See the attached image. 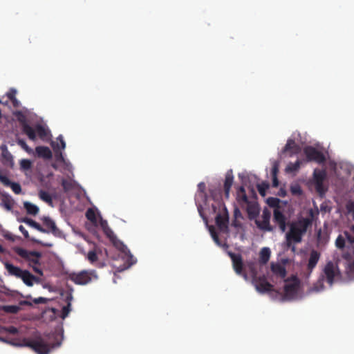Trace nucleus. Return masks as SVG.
Listing matches in <instances>:
<instances>
[{"label":"nucleus","mask_w":354,"mask_h":354,"mask_svg":"<svg viewBox=\"0 0 354 354\" xmlns=\"http://www.w3.org/2000/svg\"><path fill=\"white\" fill-rule=\"evenodd\" d=\"M312 225V219L310 218H301L297 221H292L290 224V230L286 234L285 245L288 248L295 250L292 243L301 242L302 237L306 233L308 228Z\"/></svg>","instance_id":"f257e3e1"},{"label":"nucleus","mask_w":354,"mask_h":354,"mask_svg":"<svg viewBox=\"0 0 354 354\" xmlns=\"http://www.w3.org/2000/svg\"><path fill=\"white\" fill-rule=\"evenodd\" d=\"M340 277L341 272L337 263L333 262L332 261H329L324 266L319 281L316 284H314L312 289L315 292H319L324 289V280H326L330 286H332L335 279Z\"/></svg>","instance_id":"f03ea898"},{"label":"nucleus","mask_w":354,"mask_h":354,"mask_svg":"<svg viewBox=\"0 0 354 354\" xmlns=\"http://www.w3.org/2000/svg\"><path fill=\"white\" fill-rule=\"evenodd\" d=\"M60 343L50 345L42 337L36 336L33 339H24L21 346H27L32 348L38 354H48L50 348L55 346H59Z\"/></svg>","instance_id":"7ed1b4c3"},{"label":"nucleus","mask_w":354,"mask_h":354,"mask_svg":"<svg viewBox=\"0 0 354 354\" xmlns=\"http://www.w3.org/2000/svg\"><path fill=\"white\" fill-rule=\"evenodd\" d=\"M68 278L75 284L86 285L92 281L97 280L98 276L95 270H91L71 273Z\"/></svg>","instance_id":"20e7f679"},{"label":"nucleus","mask_w":354,"mask_h":354,"mask_svg":"<svg viewBox=\"0 0 354 354\" xmlns=\"http://www.w3.org/2000/svg\"><path fill=\"white\" fill-rule=\"evenodd\" d=\"M299 285L300 282L296 277L291 282L287 283L284 286V293L282 296V299L283 301H290L295 299L298 294Z\"/></svg>","instance_id":"39448f33"},{"label":"nucleus","mask_w":354,"mask_h":354,"mask_svg":"<svg viewBox=\"0 0 354 354\" xmlns=\"http://www.w3.org/2000/svg\"><path fill=\"white\" fill-rule=\"evenodd\" d=\"M14 251L23 259L28 261L35 266L39 264V259L41 257V254L37 251H28L24 248L16 247L14 248Z\"/></svg>","instance_id":"423d86ee"},{"label":"nucleus","mask_w":354,"mask_h":354,"mask_svg":"<svg viewBox=\"0 0 354 354\" xmlns=\"http://www.w3.org/2000/svg\"><path fill=\"white\" fill-rule=\"evenodd\" d=\"M313 178L317 192L320 196L324 195L327 191V188L324 185V182L326 178V171L315 169L313 173Z\"/></svg>","instance_id":"0eeeda50"},{"label":"nucleus","mask_w":354,"mask_h":354,"mask_svg":"<svg viewBox=\"0 0 354 354\" xmlns=\"http://www.w3.org/2000/svg\"><path fill=\"white\" fill-rule=\"evenodd\" d=\"M304 153L308 161H314L319 164L324 163L326 161L324 154L312 146L306 147Z\"/></svg>","instance_id":"6e6552de"},{"label":"nucleus","mask_w":354,"mask_h":354,"mask_svg":"<svg viewBox=\"0 0 354 354\" xmlns=\"http://www.w3.org/2000/svg\"><path fill=\"white\" fill-rule=\"evenodd\" d=\"M216 225L218 230L224 233L229 232V214L227 209L223 207V209L216 214L215 218Z\"/></svg>","instance_id":"1a4fd4ad"},{"label":"nucleus","mask_w":354,"mask_h":354,"mask_svg":"<svg viewBox=\"0 0 354 354\" xmlns=\"http://www.w3.org/2000/svg\"><path fill=\"white\" fill-rule=\"evenodd\" d=\"M227 254L232 261L233 268L235 272L237 274L243 276L245 280H248V275L243 271V262L241 255L232 252H228Z\"/></svg>","instance_id":"9d476101"},{"label":"nucleus","mask_w":354,"mask_h":354,"mask_svg":"<svg viewBox=\"0 0 354 354\" xmlns=\"http://www.w3.org/2000/svg\"><path fill=\"white\" fill-rule=\"evenodd\" d=\"M252 283L260 293L269 292L274 290L273 286L269 283L264 276L252 279Z\"/></svg>","instance_id":"9b49d317"},{"label":"nucleus","mask_w":354,"mask_h":354,"mask_svg":"<svg viewBox=\"0 0 354 354\" xmlns=\"http://www.w3.org/2000/svg\"><path fill=\"white\" fill-rule=\"evenodd\" d=\"M271 214L270 212L265 209H263L261 215V220H256L255 223L257 226L263 231L271 232L273 230V227L270 224Z\"/></svg>","instance_id":"f8f14e48"},{"label":"nucleus","mask_w":354,"mask_h":354,"mask_svg":"<svg viewBox=\"0 0 354 354\" xmlns=\"http://www.w3.org/2000/svg\"><path fill=\"white\" fill-rule=\"evenodd\" d=\"M273 221L279 225L282 232L286 230V217L279 209H274L273 212Z\"/></svg>","instance_id":"ddd939ff"},{"label":"nucleus","mask_w":354,"mask_h":354,"mask_svg":"<svg viewBox=\"0 0 354 354\" xmlns=\"http://www.w3.org/2000/svg\"><path fill=\"white\" fill-rule=\"evenodd\" d=\"M1 162L3 165L12 168L14 166L13 156L11 153L8 151L6 145H3L1 147Z\"/></svg>","instance_id":"4468645a"},{"label":"nucleus","mask_w":354,"mask_h":354,"mask_svg":"<svg viewBox=\"0 0 354 354\" xmlns=\"http://www.w3.org/2000/svg\"><path fill=\"white\" fill-rule=\"evenodd\" d=\"M44 225L46 227V229L51 232L55 236H59L61 235V231L56 226L55 223L48 216H44L42 218Z\"/></svg>","instance_id":"2eb2a0df"},{"label":"nucleus","mask_w":354,"mask_h":354,"mask_svg":"<svg viewBox=\"0 0 354 354\" xmlns=\"http://www.w3.org/2000/svg\"><path fill=\"white\" fill-rule=\"evenodd\" d=\"M301 148L292 139H288L283 149V153H288L290 156L299 153Z\"/></svg>","instance_id":"dca6fc26"},{"label":"nucleus","mask_w":354,"mask_h":354,"mask_svg":"<svg viewBox=\"0 0 354 354\" xmlns=\"http://www.w3.org/2000/svg\"><path fill=\"white\" fill-rule=\"evenodd\" d=\"M0 198H1L0 206L3 207L8 211H11L15 205V201L12 196L6 192H1Z\"/></svg>","instance_id":"f3484780"},{"label":"nucleus","mask_w":354,"mask_h":354,"mask_svg":"<svg viewBox=\"0 0 354 354\" xmlns=\"http://www.w3.org/2000/svg\"><path fill=\"white\" fill-rule=\"evenodd\" d=\"M3 264L5 268L6 269L10 275L20 279L21 276L22 275L24 271V270H21L20 268L14 266L13 264L9 263L8 261H6Z\"/></svg>","instance_id":"a211bd4d"},{"label":"nucleus","mask_w":354,"mask_h":354,"mask_svg":"<svg viewBox=\"0 0 354 354\" xmlns=\"http://www.w3.org/2000/svg\"><path fill=\"white\" fill-rule=\"evenodd\" d=\"M320 258V254L317 251L313 250L310 253V257L308 259V262L307 265V269L310 272L317 266Z\"/></svg>","instance_id":"6ab92c4d"},{"label":"nucleus","mask_w":354,"mask_h":354,"mask_svg":"<svg viewBox=\"0 0 354 354\" xmlns=\"http://www.w3.org/2000/svg\"><path fill=\"white\" fill-rule=\"evenodd\" d=\"M270 268L272 273L277 277L283 279L286 276V270L283 266L279 263H271Z\"/></svg>","instance_id":"aec40b11"},{"label":"nucleus","mask_w":354,"mask_h":354,"mask_svg":"<svg viewBox=\"0 0 354 354\" xmlns=\"http://www.w3.org/2000/svg\"><path fill=\"white\" fill-rule=\"evenodd\" d=\"M57 141L60 143V147L59 146V143H52V147H53V149L56 153V156L57 160H64V158L62 156V152L60 151L61 149H64L66 147V143L64 140V138L62 135L59 136L57 138Z\"/></svg>","instance_id":"412c9836"},{"label":"nucleus","mask_w":354,"mask_h":354,"mask_svg":"<svg viewBox=\"0 0 354 354\" xmlns=\"http://www.w3.org/2000/svg\"><path fill=\"white\" fill-rule=\"evenodd\" d=\"M246 211L250 219L254 218L259 214V208L257 203L249 202L246 205Z\"/></svg>","instance_id":"4be33fe9"},{"label":"nucleus","mask_w":354,"mask_h":354,"mask_svg":"<svg viewBox=\"0 0 354 354\" xmlns=\"http://www.w3.org/2000/svg\"><path fill=\"white\" fill-rule=\"evenodd\" d=\"M234 176L232 170L228 171L225 174L224 181V192L226 198L229 197L230 191L233 184Z\"/></svg>","instance_id":"5701e85b"},{"label":"nucleus","mask_w":354,"mask_h":354,"mask_svg":"<svg viewBox=\"0 0 354 354\" xmlns=\"http://www.w3.org/2000/svg\"><path fill=\"white\" fill-rule=\"evenodd\" d=\"M19 221L21 222H23V223L27 224L30 227L36 229L37 230H38L40 232L49 233V231L48 230L45 229L39 223H38L37 222H36L35 221H34L30 218L24 217V218H22L21 219H20Z\"/></svg>","instance_id":"b1692460"},{"label":"nucleus","mask_w":354,"mask_h":354,"mask_svg":"<svg viewBox=\"0 0 354 354\" xmlns=\"http://www.w3.org/2000/svg\"><path fill=\"white\" fill-rule=\"evenodd\" d=\"M19 230L23 234V235L24 236V237L26 239H30V241H32V243H37V244H39V245H41L42 246L48 247V248H51L53 246L52 243H44L41 241L36 239L35 238H30L28 232L26 230V228L23 225H20L19 227Z\"/></svg>","instance_id":"393cba45"},{"label":"nucleus","mask_w":354,"mask_h":354,"mask_svg":"<svg viewBox=\"0 0 354 354\" xmlns=\"http://www.w3.org/2000/svg\"><path fill=\"white\" fill-rule=\"evenodd\" d=\"M38 157L49 159L52 157V152L48 147L39 146L35 149Z\"/></svg>","instance_id":"a878e982"},{"label":"nucleus","mask_w":354,"mask_h":354,"mask_svg":"<svg viewBox=\"0 0 354 354\" xmlns=\"http://www.w3.org/2000/svg\"><path fill=\"white\" fill-rule=\"evenodd\" d=\"M270 255L271 251L270 248L266 247L263 248L259 252V263L261 265L266 264L270 258Z\"/></svg>","instance_id":"bb28decb"},{"label":"nucleus","mask_w":354,"mask_h":354,"mask_svg":"<svg viewBox=\"0 0 354 354\" xmlns=\"http://www.w3.org/2000/svg\"><path fill=\"white\" fill-rule=\"evenodd\" d=\"M20 279H22L24 283L28 286H32L34 281L37 279V278L28 270L24 271Z\"/></svg>","instance_id":"cd10ccee"},{"label":"nucleus","mask_w":354,"mask_h":354,"mask_svg":"<svg viewBox=\"0 0 354 354\" xmlns=\"http://www.w3.org/2000/svg\"><path fill=\"white\" fill-rule=\"evenodd\" d=\"M24 207L26 210L28 214L35 216L39 213V207L28 201L24 203Z\"/></svg>","instance_id":"c85d7f7f"},{"label":"nucleus","mask_w":354,"mask_h":354,"mask_svg":"<svg viewBox=\"0 0 354 354\" xmlns=\"http://www.w3.org/2000/svg\"><path fill=\"white\" fill-rule=\"evenodd\" d=\"M22 131L27 135L28 138L31 140H35L36 134L35 129L31 127L28 123H24L22 127Z\"/></svg>","instance_id":"c756f323"},{"label":"nucleus","mask_w":354,"mask_h":354,"mask_svg":"<svg viewBox=\"0 0 354 354\" xmlns=\"http://www.w3.org/2000/svg\"><path fill=\"white\" fill-rule=\"evenodd\" d=\"M100 226L104 232V233L109 237L110 239H113L115 238V235L112 230L109 227L108 223L106 220L101 219L100 221Z\"/></svg>","instance_id":"7c9ffc66"},{"label":"nucleus","mask_w":354,"mask_h":354,"mask_svg":"<svg viewBox=\"0 0 354 354\" xmlns=\"http://www.w3.org/2000/svg\"><path fill=\"white\" fill-rule=\"evenodd\" d=\"M209 230L210 234H211L214 241L216 243V245H218V246H221V247L228 248V245L227 243H224L223 245L221 243V242L220 241V239L218 238V236L216 232L215 231L214 226H210Z\"/></svg>","instance_id":"2f4dec72"},{"label":"nucleus","mask_w":354,"mask_h":354,"mask_svg":"<svg viewBox=\"0 0 354 354\" xmlns=\"http://www.w3.org/2000/svg\"><path fill=\"white\" fill-rule=\"evenodd\" d=\"M2 310L6 313L16 314L21 310V308L19 306L8 305L3 306Z\"/></svg>","instance_id":"473e14b6"},{"label":"nucleus","mask_w":354,"mask_h":354,"mask_svg":"<svg viewBox=\"0 0 354 354\" xmlns=\"http://www.w3.org/2000/svg\"><path fill=\"white\" fill-rule=\"evenodd\" d=\"M281 201L280 199H279L278 198H274V197H269L268 199H267V204L270 207H274V209H280V206H279V203H280Z\"/></svg>","instance_id":"72a5a7b5"},{"label":"nucleus","mask_w":354,"mask_h":354,"mask_svg":"<svg viewBox=\"0 0 354 354\" xmlns=\"http://www.w3.org/2000/svg\"><path fill=\"white\" fill-rule=\"evenodd\" d=\"M20 168L23 171L30 170L32 167V162L28 159H22L20 161Z\"/></svg>","instance_id":"f704fd0d"},{"label":"nucleus","mask_w":354,"mask_h":354,"mask_svg":"<svg viewBox=\"0 0 354 354\" xmlns=\"http://www.w3.org/2000/svg\"><path fill=\"white\" fill-rule=\"evenodd\" d=\"M39 196L40 199H41L43 201L46 202V203H52V198H51L50 195L46 191L41 190L39 192Z\"/></svg>","instance_id":"c9c22d12"},{"label":"nucleus","mask_w":354,"mask_h":354,"mask_svg":"<svg viewBox=\"0 0 354 354\" xmlns=\"http://www.w3.org/2000/svg\"><path fill=\"white\" fill-rule=\"evenodd\" d=\"M269 185L266 183H262L261 184L257 185V189L259 192V194L262 196H265L266 194V191L268 189Z\"/></svg>","instance_id":"e433bc0d"},{"label":"nucleus","mask_w":354,"mask_h":354,"mask_svg":"<svg viewBox=\"0 0 354 354\" xmlns=\"http://www.w3.org/2000/svg\"><path fill=\"white\" fill-rule=\"evenodd\" d=\"M335 245L339 249H343L345 246V238L342 235H339L335 241Z\"/></svg>","instance_id":"4c0bfd02"},{"label":"nucleus","mask_w":354,"mask_h":354,"mask_svg":"<svg viewBox=\"0 0 354 354\" xmlns=\"http://www.w3.org/2000/svg\"><path fill=\"white\" fill-rule=\"evenodd\" d=\"M62 186L63 187V189L64 190V192H68L70 191L71 189H73V184L71 181L68 180H66V179H63L62 180Z\"/></svg>","instance_id":"58836bf2"},{"label":"nucleus","mask_w":354,"mask_h":354,"mask_svg":"<svg viewBox=\"0 0 354 354\" xmlns=\"http://www.w3.org/2000/svg\"><path fill=\"white\" fill-rule=\"evenodd\" d=\"M36 131L38 136L41 138H44L47 136V131L46 129L41 125H37L36 127Z\"/></svg>","instance_id":"ea45409f"},{"label":"nucleus","mask_w":354,"mask_h":354,"mask_svg":"<svg viewBox=\"0 0 354 354\" xmlns=\"http://www.w3.org/2000/svg\"><path fill=\"white\" fill-rule=\"evenodd\" d=\"M8 187H10L16 194H19L21 192V185L18 183L12 182Z\"/></svg>","instance_id":"a19ab883"},{"label":"nucleus","mask_w":354,"mask_h":354,"mask_svg":"<svg viewBox=\"0 0 354 354\" xmlns=\"http://www.w3.org/2000/svg\"><path fill=\"white\" fill-rule=\"evenodd\" d=\"M86 216L87 219L89 220L90 221H91L93 223L96 222V216H95V212L92 209H88L86 211Z\"/></svg>","instance_id":"79ce46f5"},{"label":"nucleus","mask_w":354,"mask_h":354,"mask_svg":"<svg viewBox=\"0 0 354 354\" xmlns=\"http://www.w3.org/2000/svg\"><path fill=\"white\" fill-rule=\"evenodd\" d=\"M238 201L241 205L243 204L246 205L250 202L245 192L243 194H238Z\"/></svg>","instance_id":"37998d69"},{"label":"nucleus","mask_w":354,"mask_h":354,"mask_svg":"<svg viewBox=\"0 0 354 354\" xmlns=\"http://www.w3.org/2000/svg\"><path fill=\"white\" fill-rule=\"evenodd\" d=\"M0 182L5 186L8 187L12 181L0 171Z\"/></svg>","instance_id":"c03bdc74"},{"label":"nucleus","mask_w":354,"mask_h":354,"mask_svg":"<svg viewBox=\"0 0 354 354\" xmlns=\"http://www.w3.org/2000/svg\"><path fill=\"white\" fill-rule=\"evenodd\" d=\"M346 273L349 278H354V261L348 264Z\"/></svg>","instance_id":"a18cd8bd"},{"label":"nucleus","mask_w":354,"mask_h":354,"mask_svg":"<svg viewBox=\"0 0 354 354\" xmlns=\"http://www.w3.org/2000/svg\"><path fill=\"white\" fill-rule=\"evenodd\" d=\"M301 162L299 160H297L295 163L290 164L288 166L287 169L290 171H295L299 169Z\"/></svg>","instance_id":"49530a36"},{"label":"nucleus","mask_w":354,"mask_h":354,"mask_svg":"<svg viewBox=\"0 0 354 354\" xmlns=\"http://www.w3.org/2000/svg\"><path fill=\"white\" fill-rule=\"evenodd\" d=\"M87 258L91 263H93L97 260V256L95 251H89L88 253Z\"/></svg>","instance_id":"de8ad7c7"},{"label":"nucleus","mask_w":354,"mask_h":354,"mask_svg":"<svg viewBox=\"0 0 354 354\" xmlns=\"http://www.w3.org/2000/svg\"><path fill=\"white\" fill-rule=\"evenodd\" d=\"M70 311H71V304L68 303L67 304V306L63 307L62 310L61 317L62 319H65L68 316Z\"/></svg>","instance_id":"09e8293b"},{"label":"nucleus","mask_w":354,"mask_h":354,"mask_svg":"<svg viewBox=\"0 0 354 354\" xmlns=\"http://www.w3.org/2000/svg\"><path fill=\"white\" fill-rule=\"evenodd\" d=\"M248 266L249 267L252 279H254V277H257V271L254 266V263L252 262H250V263H248Z\"/></svg>","instance_id":"8fccbe9b"},{"label":"nucleus","mask_w":354,"mask_h":354,"mask_svg":"<svg viewBox=\"0 0 354 354\" xmlns=\"http://www.w3.org/2000/svg\"><path fill=\"white\" fill-rule=\"evenodd\" d=\"M32 301L35 304H45L48 303V299L45 298V297H39L38 298L33 299Z\"/></svg>","instance_id":"3c124183"},{"label":"nucleus","mask_w":354,"mask_h":354,"mask_svg":"<svg viewBox=\"0 0 354 354\" xmlns=\"http://www.w3.org/2000/svg\"><path fill=\"white\" fill-rule=\"evenodd\" d=\"M17 91L14 88H11L9 92L7 93V97L11 101L12 100H15L16 98Z\"/></svg>","instance_id":"603ef678"},{"label":"nucleus","mask_w":354,"mask_h":354,"mask_svg":"<svg viewBox=\"0 0 354 354\" xmlns=\"http://www.w3.org/2000/svg\"><path fill=\"white\" fill-rule=\"evenodd\" d=\"M17 143L19 145H20L21 147V148H23L24 150H26V151L29 152L30 151V148L27 145L26 142L24 140H21V139H19L17 140Z\"/></svg>","instance_id":"864d4df0"},{"label":"nucleus","mask_w":354,"mask_h":354,"mask_svg":"<svg viewBox=\"0 0 354 354\" xmlns=\"http://www.w3.org/2000/svg\"><path fill=\"white\" fill-rule=\"evenodd\" d=\"M17 115H18V120L21 123V127H23L24 124L27 123L26 121V118H25L24 115H23L19 111L17 113Z\"/></svg>","instance_id":"5fc2aeb1"},{"label":"nucleus","mask_w":354,"mask_h":354,"mask_svg":"<svg viewBox=\"0 0 354 354\" xmlns=\"http://www.w3.org/2000/svg\"><path fill=\"white\" fill-rule=\"evenodd\" d=\"M6 330L12 335H16L18 333V329L15 326H9L8 327Z\"/></svg>","instance_id":"6e6d98bb"},{"label":"nucleus","mask_w":354,"mask_h":354,"mask_svg":"<svg viewBox=\"0 0 354 354\" xmlns=\"http://www.w3.org/2000/svg\"><path fill=\"white\" fill-rule=\"evenodd\" d=\"M3 237L8 241H15V236L12 234L10 232H6L3 234Z\"/></svg>","instance_id":"4d7b16f0"},{"label":"nucleus","mask_w":354,"mask_h":354,"mask_svg":"<svg viewBox=\"0 0 354 354\" xmlns=\"http://www.w3.org/2000/svg\"><path fill=\"white\" fill-rule=\"evenodd\" d=\"M292 193L295 194H301V189L299 187H292L291 189Z\"/></svg>","instance_id":"13d9d810"},{"label":"nucleus","mask_w":354,"mask_h":354,"mask_svg":"<svg viewBox=\"0 0 354 354\" xmlns=\"http://www.w3.org/2000/svg\"><path fill=\"white\" fill-rule=\"evenodd\" d=\"M206 186L205 183L201 182L198 185V189L200 192H204L205 190Z\"/></svg>","instance_id":"bf43d9fd"},{"label":"nucleus","mask_w":354,"mask_h":354,"mask_svg":"<svg viewBox=\"0 0 354 354\" xmlns=\"http://www.w3.org/2000/svg\"><path fill=\"white\" fill-rule=\"evenodd\" d=\"M20 306H32V303L29 301L22 300L19 301Z\"/></svg>","instance_id":"052dcab7"},{"label":"nucleus","mask_w":354,"mask_h":354,"mask_svg":"<svg viewBox=\"0 0 354 354\" xmlns=\"http://www.w3.org/2000/svg\"><path fill=\"white\" fill-rule=\"evenodd\" d=\"M32 268H33V270H34L36 273H37V274H40V275H42V274H43L42 271H41V270L40 268H37V266H32Z\"/></svg>","instance_id":"680f3d73"},{"label":"nucleus","mask_w":354,"mask_h":354,"mask_svg":"<svg viewBox=\"0 0 354 354\" xmlns=\"http://www.w3.org/2000/svg\"><path fill=\"white\" fill-rule=\"evenodd\" d=\"M11 102H12V104H13V106H14L15 107H18V106H19V102L17 100V98H15V100H11Z\"/></svg>","instance_id":"e2e57ef3"},{"label":"nucleus","mask_w":354,"mask_h":354,"mask_svg":"<svg viewBox=\"0 0 354 354\" xmlns=\"http://www.w3.org/2000/svg\"><path fill=\"white\" fill-rule=\"evenodd\" d=\"M272 183H273V186L274 187H277L278 186L279 183H278V180L277 178V176H273V182H272Z\"/></svg>","instance_id":"0e129e2a"},{"label":"nucleus","mask_w":354,"mask_h":354,"mask_svg":"<svg viewBox=\"0 0 354 354\" xmlns=\"http://www.w3.org/2000/svg\"><path fill=\"white\" fill-rule=\"evenodd\" d=\"M343 258L346 259V260H350L351 259V254H348V253H344L343 254Z\"/></svg>","instance_id":"69168bd1"},{"label":"nucleus","mask_w":354,"mask_h":354,"mask_svg":"<svg viewBox=\"0 0 354 354\" xmlns=\"http://www.w3.org/2000/svg\"><path fill=\"white\" fill-rule=\"evenodd\" d=\"M72 299H73L72 295H71V294H69V295L66 297V301H67L68 304V303H70V304H71V301Z\"/></svg>","instance_id":"338daca9"},{"label":"nucleus","mask_w":354,"mask_h":354,"mask_svg":"<svg viewBox=\"0 0 354 354\" xmlns=\"http://www.w3.org/2000/svg\"><path fill=\"white\" fill-rule=\"evenodd\" d=\"M278 171V169L277 167L272 168V176H277V172Z\"/></svg>","instance_id":"774afa93"}]
</instances>
